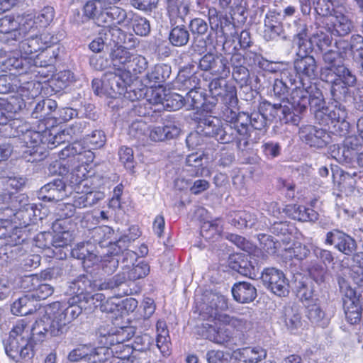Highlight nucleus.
I'll return each instance as SVG.
<instances>
[{
  "instance_id": "nucleus-64",
  "label": "nucleus",
  "mask_w": 363,
  "mask_h": 363,
  "mask_svg": "<svg viewBox=\"0 0 363 363\" xmlns=\"http://www.w3.org/2000/svg\"><path fill=\"white\" fill-rule=\"evenodd\" d=\"M223 230L221 220L216 218L211 221H205L201 227V235L205 239H211L219 236Z\"/></svg>"
},
{
  "instance_id": "nucleus-16",
  "label": "nucleus",
  "mask_w": 363,
  "mask_h": 363,
  "mask_svg": "<svg viewBox=\"0 0 363 363\" xmlns=\"http://www.w3.org/2000/svg\"><path fill=\"white\" fill-rule=\"evenodd\" d=\"M59 40L57 36L52 35L49 33H43L40 35L31 36L26 39H21L18 41V49L22 55H30L39 51H44L45 52L37 55V62L44 57H47L46 54L48 53V48L57 44Z\"/></svg>"
},
{
  "instance_id": "nucleus-51",
  "label": "nucleus",
  "mask_w": 363,
  "mask_h": 363,
  "mask_svg": "<svg viewBox=\"0 0 363 363\" xmlns=\"http://www.w3.org/2000/svg\"><path fill=\"white\" fill-rule=\"evenodd\" d=\"M257 222L256 216L246 211L234 212L230 215L229 223L238 229L252 228Z\"/></svg>"
},
{
  "instance_id": "nucleus-56",
  "label": "nucleus",
  "mask_w": 363,
  "mask_h": 363,
  "mask_svg": "<svg viewBox=\"0 0 363 363\" xmlns=\"http://www.w3.org/2000/svg\"><path fill=\"white\" fill-rule=\"evenodd\" d=\"M220 317V322L223 324H228V325L241 333L247 332L252 328L253 323L250 316L234 317L228 315Z\"/></svg>"
},
{
  "instance_id": "nucleus-2",
  "label": "nucleus",
  "mask_w": 363,
  "mask_h": 363,
  "mask_svg": "<svg viewBox=\"0 0 363 363\" xmlns=\"http://www.w3.org/2000/svg\"><path fill=\"white\" fill-rule=\"evenodd\" d=\"M348 50L351 52V38L349 42L336 40L333 48L322 52L323 65L320 77L330 84V96L335 100H345L349 96V88L354 87L357 82L356 75L344 62Z\"/></svg>"
},
{
  "instance_id": "nucleus-1",
  "label": "nucleus",
  "mask_w": 363,
  "mask_h": 363,
  "mask_svg": "<svg viewBox=\"0 0 363 363\" xmlns=\"http://www.w3.org/2000/svg\"><path fill=\"white\" fill-rule=\"evenodd\" d=\"M210 94L223 104L220 116L227 123H223L217 117L209 116L208 119L201 122V131L213 136L220 143H235L238 150L243 151L249 144L250 117L247 112L237 113L238 99L236 87L217 79L211 84Z\"/></svg>"
},
{
  "instance_id": "nucleus-22",
  "label": "nucleus",
  "mask_w": 363,
  "mask_h": 363,
  "mask_svg": "<svg viewBox=\"0 0 363 363\" xmlns=\"http://www.w3.org/2000/svg\"><path fill=\"white\" fill-rule=\"evenodd\" d=\"M264 286L279 296H286L289 293V284L285 274L275 267L265 268L261 274Z\"/></svg>"
},
{
  "instance_id": "nucleus-33",
  "label": "nucleus",
  "mask_w": 363,
  "mask_h": 363,
  "mask_svg": "<svg viewBox=\"0 0 363 363\" xmlns=\"http://www.w3.org/2000/svg\"><path fill=\"white\" fill-rule=\"evenodd\" d=\"M72 223L70 220L56 219L52 225L55 233L52 235V247L55 249L67 247L73 240L72 233L70 231Z\"/></svg>"
},
{
  "instance_id": "nucleus-54",
  "label": "nucleus",
  "mask_w": 363,
  "mask_h": 363,
  "mask_svg": "<svg viewBox=\"0 0 363 363\" xmlns=\"http://www.w3.org/2000/svg\"><path fill=\"white\" fill-rule=\"evenodd\" d=\"M357 155L356 150L350 147L347 143L341 147L335 145L333 146L332 156L339 163L350 164L357 157Z\"/></svg>"
},
{
  "instance_id": "nucleus-45",
  "label": "nucleus",
  "mask_w": 363,
  "mask_h": 363,
  "mask_svg": "<svg viewBox=\"0 0 363 363\" xmlns=\"http://www.w3.org/2000/svg\"><path fill=\"white\" fill-rule=\"evenodd\" d=\"M337 0H299L300 8L303 15H308L311 10V5L314 6L316 13L319 16H328L331 14L333 3Z\"/></svg>"
},
{
  "instance_id": "nucleus-62",
  "label": "nucleus",
  "mask_w": 363,
  "mask_h": 363,
  "mask_svg": "<svg viewBox=\"0 0 363 363\" xmlns=\"http://www.w3.org/2000/svg\"><path fill=\"white\" fill-rule=\"evenodd\" d=\"M294 230L295 227L292 223L281 220L274 221L270 227L271 233L277 236H283L282 241L286 243H289L291 235Z\"/></svg>"
},
{
  "instance_id": "nucleus-42",
  "label": "nucleus",
  "mask_w": 363,
  "mask_h": 363,
  "mask_svg": "<svg viewBox=\"0 0 363 363\" xmlns=\"http://www.w3.org/2000/svg\"><path fill=\"white\" fill-rule=\"evenodd\" d=\"M184 96L177 93H169L164 96L155 93L154 98L149 100L148 105L151 104H161L162 107L169 111H177L184 106Z\"/></svg>"
},
{
  "instance_id": "nucleus-53",
  "label": "nucleus",
  "mask_w": 363,
  "mask_h": 363,
  "mask_svg": "<svg viewBox=\"0 0 363 363\" xmlns=\"http://www.w3.org/2000/svg\"><path fill=\"white\" fill-rule=\"evenodd\" d=\"M238 354L245 363H258L266 358L267 351L259 346L247 347L240 349Z\"/></svg>"
},
{
  "instance_id": "nucleus-47",
  "label": "nucleus",
  "mask_w": 363,
  "mask_h": 363,
  "mask_svg": "<svg viewBox=\"0 0 363 363\" xmlns=\"http://www.w3.org/2000/svg\"><path fill=\"white\" fill-rule=\"evenodd\" d=\"M133 54L123 45L113 49L110 53L111 64L117 69V73L126 70Z\"/></svg>"
},
{
  "instance_id": "nucleus-5",
  "label": "nucleus",
  "mask_w": 363,
  "mask_h": 363,
  "mask_svg": "<svg viewBox=\"0 0 363 363\" xmlns=\"http://www.w3.org/2000/svg\"><path fill=\"white\" fill-rule=\"evenodd\" d=\"M35 323L30 327L25 320H20L9 333V337L4 344L6 354L13 361H28L35 354L34 347L40 340L33 335V329Z\"/></svg>"
},
{
  "instance_id": "nucleus-25",
  "label": "nucleus",
  "mask_w": 363,
  "mask_h": 363,
  "mask_svg": "<svg viewBox=\"0 0 363 363\" xmlns=\"http://www.w3.org/2000/svg\"><path fill=\"white\" fill-rule=\"evenodd\" d=\"M25 106L24 100L18 96H11L7 99L0 98V125H9V128H11L9 137L16 138L11 135L15 131V128L11 127V124L14 121L19 120L14 118V116Z\"/></svg>"
},
{
  "instance_id": "nucleus-7",
  "label": "nucleus",
  "mask_w": 363,
  "mask_h": 363,
  "mask_svg": "<svg viewBox=\"0 0 363 363\" xmlns=\"http://www.w3.org/2000/svg\"><path fill=\"white\" fill-rule=\"evenodd\" d=\"M164 6L171 26L168 36L169 43L175 47L187 45L190 32L184 23L190 12L189 2L187 0H164Z\"/></svg>"
},
{
  "instance_id": "nucleus-21",
  "label": "nucleus",
  "mask_w": 363,
  "mask_h": 363,
  "mask_svg": "<svg viewBox=\"0 0 363 363\" xmlns=\"http://www.w3.org/2000/svg\"><path fill=\"white\" fill-rule=\"evenodd\" d=\"M212 323H202L196 328V333L202 337L218 345L229 342L233 337L230 328L218 320H209Z\"/></svg>"
},
{
  "instance_id": "nucleus-37",
  "label": "nucleus",
  "mask_w": 363,
  "mask_h": 363,
  "mask_svg": "<svg viewBox=\"0 0 363 363\" xmlns=\"http://www.w3.org/2000/svg\"><path fill=\"white\" fill-rule=\"evenodd\" d=\"M37 64L38 62L35 61L34 65H30L28 60L23 57H10L0 61V71L3 72H10L9 74L21 76L29 72Z\"/></svg>"
},
{
  "instance_id": "nucleus-31",
  "label": "nucleus",
  "mask_w": 363,
  "mask_h": 363,
  "mask_svg": "<svg viewBox=\"0 0 363 363\" xmlns=\"http://www.w3.org/2000/svg\"><path fill=\"white\" fill-rule=\"evenodd\" d=\"M324 16L331 18L330 21L333 23L331 33L333 35L345 36L349 34L353 28V23L344 13V9L342 7L335 8V2L333 3L331 14Z\"/></svg>"
},
{
  "instance_id": "nucleus-59",
  "label": "nucleus",
  "mask_w": 363,
  "mask_h": 363,
  "mask_svg": "<svg viewBox=\"0 0 363 363\" xmlns=\"http://www.w3.org/2000/svg\"><path fill=\"white\" fill-rule=\"evenodd\" d=\"M106 300V296L102 293H95L92 294L91 291L86 293L84 296L81 299L82 306L84 310L91 312L100 308L101 311H104V303Z\"/></svg>"
},
{
  "instance_id": "nucleus-32",
  "label": "nucleus",
  "mask_w": 363,
  "mask_h": 363,
  "mask_svg": "<svg viewBox=\"0 0 363 363\" xmlns=\"http://www.w3.org/2000/svg\"><path fill=\"white\" fill-rule=\"evenodd\" d=\"M132 12H127L121 7L112 6L106 7L104 14L101 16V26H127L130 23Z\"/></svg>"
},
{
  "instance_id": "nucleus-24",
  "label": "nucleus",
  "mask_w": 363,
  "mask_h": 363,
  "mask_svg": "<svg viewBox=\"0 0 363 363\" xmlns=\"http://www.w3.org/2000/svg\"><path fill=\"white\" fill-rule=\"evenodd\" d=\"M228 308V298L219 294H211L208 298V303H203L199 306L200 316L203 319L218 320L220 322L221 315H228L222 311Z\"/></svg>"
},
{
  "instance_id": "nucleus-9",
  "label": "nucleus",
  "mask_w": 363,
  "mask_h": 363,
  "mask_svg": "<svg viewBox=\"0 0 363 363\" xmlns=\"http://www.w3.org/2000/svg\"><path fill=\"white\" fill-rule=\"evenodd\" d=\"M7 211L8 217L13 216L15 218L22 220V223L26 226L29 224L33 217H36L38 209L35 203L28 202V198L24 194L13 196L9 190L4 191L0 194V212Z\"/></svg>"
},
{
  "instance_id": "nucleus-23",
  "label": "nucleus",
  "mask_w": 363,
  "mask_h": 363,
  "mask_svg": "<svg viewBox=\"0 0 363 363\" xmlns=\"http://www.w3.org/2000/svg\"><path fill=\"white\" fill-rule=\"evenodd\" d=\"M351 89L349 88V96L345 100H335L331 96L333 102L330 106V113L333 120V135H345L348 133L349 123L346 121L347 117V109L342 103L347 101L351 98Z\"/></svg>"
},
{
  "instance_id": "nucleus-35",
  "label": "nucleus",
  "mask_w": 363,
  "mask_h": 363,
  "mask_svg": "<svg viewBox=\"0 0 363 363\" xmlns=\"http://www.w3.org/2000/svg\"><path fill=\"white\" fill-rule=\"evenodd\" d=\"M66 196V185L60 179L45 184L38 192V198L44 201H58Z\"/></svg>"
},
{
  "instance_id": "nucleus-12",
  "label": "nucleus",
  "mask_w": 363,
  "mask_h": 363,
  "mask_svg": "<svg viewBox=\"0 0 363 363\" xmlns=\"http://www.w3.org/2000/svg\"><path fill=\"white\" fill-rule=\"evenodd\" d=\"M337 282L343 296V308L346 321L350 325L359 323L362 319V294L357 296L356 291L343 277H338Z\"/></svg>"
},
{
  "instance_id": "nucleus-61",
  "label": "nucleus",
  "mask_w": 363,
  "mask_h": 363,
  "mask_svg": "<svg viewBox=\"0 0 363 363\" xmlns=\"http://www.w3.org/2000/svg\"><path fill=\"white\" fill-rule=\"evenodd\" d=\"M306 308V316L310 321L316 325L322 328L327 324V320L325 319V312L320 308L318 301H314L305 305Z\"/></svg>"
},
{
  "instance_id": "nucleus-39",
  "label": "nucleus",
  "mask_w": 363,
  "mask_h": 363,
  "mask_svg": "<svg viewBox=\"0 0 363 363\" xmlns=\"http://www.w3.org/2000/svg\"><path fill=\"white\" fill-rule=\"evenodd\" d=\"M294 284L297 297L305 305L313 303L314 301H319L318 295L315 290V286L308 278L301 277L298 280L297 277H296Z\"/></svg>"
},
{
  "instance_id": "nucleus-55",
  "label": "nucleus",
  "mask_w": 363,
  "mask_h": 363,
  "mask_svg": "<svg viewBox=\"0 0 363 363\" xmlns=\"http://www.w3.org/2000/svg\"><path fill=\"white\" fill-rule=\"evenodd\" d=\"M148 62L146 58L140 55L133 54L130 62L126 70H123L121 73H116V75L125 79V74H128L130 79H133L132 74H138L143 72L147 68Z\"/></svg>"
},
{
  "instance_id": "nucleus-63",
  "label": "nucleus",
  "mask_w": 363,
  "mask_h": 363,
  "mask_svg": "<svg viewBox=\"0 0 363 363\" xmlns=\"http://www.w3.org/2000/svg\"><path fill=\"white\" fill-rule=\"evenodd\" d=\"M101 347H94L89 344V354L88 362L90 363H103L111 357L108 345H101Z\"/></svg>"
},
{
  "instance_id": "nucleus-17",
  "label": "nucleus",
  "mask_w": 363,
  "mask_h": 363,
  "mask_svg": "<svg viewBox=\"0 0 363 363\" xmlns=\"http://www.w3.org/2000/svg\"><path fill=\"white\" fill-rule=\"evenodd\" d=\"M108 81L111 85V90L114 94L113 97L123 96L125 99L132 101H141L144 100L146 94L144 89H135L133 87V79L130 78L128 73L125 74V79L116 74L108 76Z\"/></svg>"
},
{
  "instance_id": "nucleus-18",
  "label": "nucleus",
  "mask_w": 363,
  "mask_h": 363,
  "mask_svg": "<svg viewBox=\"0 0 363 363\" xmlns=\"http://www.w3.org/2000/svg\"><path fill=\"white\" fill-rule=\"evenodd\" d=\"M13 218H0V239H5L4 245L9 246L19 247L18 255H23L26 247L28 248L26 242V232L22 228L13 225Z\"/></svg>"
},
{
  "instance_id": "nucleus-4",
  "label": "nucleus",
  "mask_w": 363,
  "mask_h": 363,
  "mask_svg": "<svg viewBox=\"0 0 363 363\" xmlns=\"http://www.w3.org/2000/svg\"><path fill=\"white\" fill-rule=\"evenodd\" d=\"M11 125L15 128L11 135L18 137L23 146L26 148L24 154L32 157L28 159V161L40 160L47 148L52 150L56 147L55 129L45 128L41 132L36 131L31 129L29 123L22 120L14 121Z\"/></svg>"
},
{
  "instance_id": "nucleus-41",
  "label": "nucleus",
  "mask_w": 363,
  "mask_h": 363,
  "mask_svg": "<svg viewBox=\"0 0 363 363\" xmlns=\"http://www.w3.org/2000/svg\"><path fill=\"white\" fill-rule=\"evenodd\" d=\"M101 290H114L115 295L119 297L128 296L133 294L132 289L128 287L125 277V272L118 273L112 278L100 285Z\"/></svg>"
},
{
  "instance_id": "nucleus-27",
  "label": "nucleus",
  "mask_w": 363,
  "mask_h": 363,
  "mask_svg": "<svg viewBox=\"0 0 363 363\" xmlns=\"http://www.w3.org/2000/svg\"><path fill=\"white\" fill-rule=\"evenodd\" d=\"M36 69L37 65L29 70V72L18 76V79H21V82L16 92L21 96L19 97L22 99H23V97L34 99L40 94L41 85L36 80L40 71L36 70Z\"/></svg>"
},
{
  "instance_id": "nucleus-36",
  "label": "nucleus",
  "mask_w": 363,
  "mask_h": 363,
  "mask_svg": "<svg viewBox=\"0 0 363 363\" xmlns=\"http://www.w3.org/2000/svg\"><path fill=\"white\" fill-rule=\"evenodd\" d=\"M204 154L203 152H193L186 157L184 171L189 176L194 177H210L211 172L203 165V160Z\"/></svg>"
},
{
  "instance_id": "nucleus-38",
  "label": "nucleus",
  "mask_w": 363,
  "mask_h": 363,
  "mask_svg": "<svg viewBox=\"0 0 363 363\" xmlns=\"http://www.w3.org/2000/svg\"><path fill=\"white\" fill-rule=\"evenodd\" d=\"M172 67L167 64H158L155 65L150 71L146 74L143 82L146 86H160L170 77Z\"/></svg>"
},
{
  "instance_id": "nucleus-34",
  "label": "nucleus",
  "mask_w": 363,
  "mask_h": 363,
  "mask_svg": "<svg viewBox=\"0 0 363 363\" xmlns=\"http://www.w3.org/2000/svg\"><path fill=\"white\" fill-rule=\"evenodd\" d=\"M91 248L92 245L88 240L86 242L78 243L71 250V255L74 258L82 261L83 267L86 272L89 271V269L97 264L100 260V257Z\"/></svg>"
},
{
  "instance_id": "nucleus-11",
  "label": "nucleus",
  "mask_w": 363,
  "mask_h": 363,
  "mask_svg": "<svg viewBox=\"0 0 363 363\" xmlns=\"http://www.w3.org/2000/svg\"><path fill=\"white\" fill-rule=\"evenodd\" d=\"M60 160H67V163L70 161H77L79 164L74 166L73 168H68L67 170L65 169L63 172H60V174L69 173L71 175L70 179L72 183L79 184L80 183L83 178L85 177V172L82 171L83 168L84 170L86 169L82 166L83 164H89L92 162L94 158V153L86 149V147L83 146L80 142H74L72 144L66 146L63 148L59 155Z\"/></svg>"
},
{
  "instance_id": "nucleus-26",
  "label": "nucleus",
  "mask_w": 363,
  "mask_h": 363,
  "mask_svg": "<svg viewBox=\"0 0 363 363\" xmlns=\"http://www.w3.org/2000/svg\"><path fill=\"white\" fill-rule=\"evenodd\" d=\"M258 109L267 121L277 120L282 123L291 124L296 122L297 118L290 115L289 106L283 103L272 104L267 101L259 103Z\"/></svg>"
},
{
  "instance_id": "nucleus-28",
  "label": "nucleus",
  "mask_w": 363,
  "mask_h": 363,
  "mask_svg": "<svg viewBox=\"0 0 363 363\" xmlns=\"http://www.w3.org/2000/svg\"><path fill=\"white\" fill-rule=\"evenodd\" d=\"M325 243L333 245L335 249L346 255L353 254L357 249L355 240L337 229L327 233Z\"/></svg>"
},
{
  "instance_id": "nucleus-49",
  "label": "nucleus",
  "mask_w": 363,
  "mask_h": 363,
  "mask_svg": "<svg viewBox=\"0 0 363 363\" xmlns=\"http://www.w3.org/2000/svg\"><path fill=\"white\" fill-rule=\"evenodd\" d=\"M55 17L54 8L50 6H45L40 12L33 18L28 16L24 18L25 22L31 21L33 25L30 26V31L35 28H45L50 25Z\"/></svg>"
},
{
  "instance_id": "nucleus-43",
  "label": "nucleus",
  "mask_w": 363,
  "mask_h": 363,
  "mask_svg": "<svg viewBox=\"0 0 363 363\" xmlns=\"http://www.w3.org/2000/svg\"><path fill=\"white\" fill-rule=\"evenodd\" d=\"M232 294L237 302L248 303L252 302L257 297V289L249 282L240 281L233 285Z\"/></svg>"
},
{
  "instance_id": "nucleus-30",
  "label": "nucleus",
  "mask_w": 363,
  "mask_h": 363,
  "mask_svg": "<svg viewBox=\"0 0 363 363\" xmlns=\"http://www.w3.org/2000/svg\"><path fill=\"white\" fill-rule=\"evenodd\" d=\"M280 321L290 333H298L303 328L302 315L299 307L294 303L286 304L282 310Z\"/></svg>"
},
{
  "instance_id": "nucleus-58",
  "label": "nucleus",
  "mask_w": 363,
  "mask_h": 363,
  "mask_svg": "<svg viewBox=\"0 0 363 363\" xmlns=\"http://www.w3.org/2000/svg\"><path fill=\"white\" fill-rule=\"evenodd\" d=\"M104 199V194L101 192L89 191L85 194H77L74 196L72 204L75 208H84L90 207L99 201Z\"/></svg>"
},
{
  "instance_id": "nucleus-29",
  "label": "nucleus",
  "mask_w": 363,
  "mask_h": 363,
  "mask_svg": "<svg viewBox=\"0 0 363 363\" xmlns=\"http://www.w3.org/2000/svg\"><path fill=\"white\" fill-rule=\"evenodd\" d=\"M230 267L239 274L255 279L259 274V268L256 260L250 255L236 254L230 258Z\"/></svg>"
},
{
  "instance_id": "nucleus-52",
  "label": "nucleus",
  "mask_w": 363,
  "mask_h": 363,
  "mask_svg": "<svg viewBox=\"0 0 363 363\" xmlns=\"http://www.w3.org/2000/svg\"><path fill=\"white\" fill-rule=\"evenodd\" d=\"M156 345L163 355L169 354V335L167 323L163 320H159L156 324Z\"/></svg>"
},
{
  "instance_id": "nucleus-46",
  "label": "nucleus",
  "mask_w": 363,
  "mask_h": 363,
  "mask_svg": "<svg viewBox=\"0 0 363 363\" xmlns=\"http://www.w3.org/2000/svg\"><path fill=\"white\" fill-rule=\"evenodd\" d=\"M180 128L175 123L167 122L163 126H155L150 131V138L152 141H162L172 139L179 134Z\"/></svg>"
},
{
  "instance_id": "nucleus-15",
  "label": "nucleus",
  "mask_w": 363,
  "mask_h": 363,
  "mask_svg": "<svg viewBox=\"0 0 363 363\" xmlns=\"http://www.w3.org/2000/svg\"><path fill=\"white\" fill-rule=\"evenodd\" d=\"M199 68L201 70L208 72L212 75L218 76L209 82L208 86L209 91L211 84L217 79L223 84H232L225 80L230 75V69L228 60L221 54L212 52L205 54L199 60Z\"/></svg>"
},
{
  "instance_id": "nucleus-14",
  "label": "nucleus",
  "mask_w": 363,
  "mask_h": 363,
  "mask_svg": "<svg viewBox=\"0 0 363 363\" xmlns=\"http://www.w3.org/2000/svg\"><path fill=\"white\" fill-rule=\"evenodd\" d=\"M33 23L30 21L25 22L24 18L20 21L15 19L13 16H5L0 18V33L3 34L2 40L9 45H15V43L24 38L30 32Z\"/></svg>"
},
{
  "instance_id": "nucleus-40",
  "label": "nucleus",
  "mask_w": 363,
  "mask_h": 363,
  "mask_svg": "<svg viewBox=\"0 0 363 363\" xmlns=\"http://www.w3.org/2000/svg\"><path fill=\"white\" fill-rule=\"evenodd\" d=\"M43 308L38 303H35L30 294L25 295L15 301L11 307V311L16 315H26L37 312L40 317L43 315L40 313L39 308ZM40 318H39L40 319ZM38 320V318L37 319Z\"/></svg>"
},
{
  "instance_id": "nucleus-60",
  "label": "nucleus",
  "mask_w": 363,
  "mask_h": 363,
  "mask_svg": "<svg viewBox=\"0 0 363 363\" xmlns=\"http://www.w3.org/2000/svg\"><path fill=\"white\" fill-rule=\"evenodd\" d=\"M351 53L354 60L359 65L358 72L363 78V36L352 35L351 36Z\"/></svg>"
},
{
  "instance_id": "nucleus-20",
  "label": "nucleus",
  "mask_w": 363,
  "mask_h": 363,
  "mask_svg": "<svg viewBox=\"0 0 363 363\" xmlns=\"http://www.w3.org/2000/svg\"><path fill=\"white\" fill-rule=\"evenodd\" d=\"M302 142L316 149H322L332 143V133L313 125H303L298 131Z\"/></svg>"
},
{
  "instance_id": "nucleus-3",
  "label": "nucleus",
  "mask_w": 363,
  "mask_h": 363,
  "mask_svg": "<svg viewBox=\"0 0 363 363\" xmlns=\"http://www.w3.org/2000/svg\"><path fill=\"white\" fill-rule=\"evenodd\" d=\"M84 310L80 301L69 298L68 301H55L43 308H39L40 313H44L35 320L33 329V335L38 340H45L49 333L58 337L65 334L69 329V324Z\"/></svg>"
},
{
  "instance_id": "nucleus-57",
  "label": "nucleus",
  "mask_w": 363,
  "mask_h": 363,
  "mask_svg": "<svg viewBox=\"0 0 363 363\" xmlns=\"http://www.w3.org/2000/svg\"><path fill=\"white\" fill-rule=\"evenodd\" d=\"M309 89V104L311 111L315 115L317 110L325 108V101L323 92L315 84L308 83Z\"/></svg>"
},
{
  "instance_id": "nucleus-48",
  "label": "nucleus",
  "mask_w": 363,
  "mask_h": 363,
  "mask_svg": "<svg viewBox=\"0 0 363 363\" xmlns=\"http://www.w3.org/2000/svg\"><path fill=\"white\" fill-rule=\"evenodd\" d=\"M107 2L105 0H90L88 1L83 8L84 15L87 19L94 20L101 26L100 18L104 14Z\"/></svg>"
},
{
  "instance_id": "nucleus-10",
  "label": "nucleus",
  "mask_w": 363,
  "mask_h": 363,
  "mask_svg": "<svg viewBox=\"0 0 363 363\" xmlns=\"http://www.w3.org/2000/svg\"><path fill=\"white\" fill-rule=\"evenodd\" d=\"M138 233L133 235L118 236L113 229L108 225L95 227L89 230L88 238L92 245H99L101 247H108V253L117 255L123 248L128 247L132 240L140 236Z\"/></svg>"
},
{
  "instance_id": "nucleus-6",
  "label": "nucleus",
  "mask_w": 363,
  "mask_h": 363,
  "mask_svg": "<svg viewBox=\"0 0 363 363\" xmlns=\"http://www.w3.org/2000/svg\"><path fill=\"white\" fill-rule=\"evenodd\" d=\"M132 328L117 327L113 324L101 325L96 333L99 343L108 345L111 357L121 359H128L133 353V347L125 342L133 336Z\"/></svg>"
},
{
  "instance_id": "nucleus-44",
  "label": "nucleus",
  "mask_w": 363,
  "mask_h": 363,
  "mask_svg": "<svg viewBox=\"0 0 363 363\" xmlns=\"http://www.w3.org/2000/svg\"><path fill=\"white\" fill-rule=\"evenodd\" d=\"M93 286L91 280L86 275H80L76 279L68 283L67 294L81 301L82 296L91 291Z\"/></svg>"
},
{
  "instance_id": "nucleus-8",
  "label": "nucleus",
  "mask_w": 363,
  "mask_h": 363,
  "mask_svg": "<svg viewBox=\"0 0 363 363\" xmlns=\"http://www.w3.org/2000/svg\"><path fill=\"white\" fill-rule=\"evenodd\" d=\"M292 34L298 47L297 58L294 61V70L297 74H302L309 79L315 78L317 74V65L315 58L308 54L311 49V43L306 36V26L301 19L294 21V27L291 28Z\"/></svg>"
},
{
  "instance_id": "nucleus-50",
  "label": "nucleus",
  "mask_w": 363,
  "mask_h": 363,
  "mask_svg": "<svg viewBox=\"0 0 363 363\" xmlns=\"http://www.w3.org/2000/svg\"><path fill=\"white\" fill-rule=\"evenodd\" d=\"M102 34L110 47L117 48L126 43L127 35L118 26H104L102 28Z\"/></svg>"
},
{
  "instance_id": "nucleus-19",
  "label": "nucleus",
  "mask_w": 363,
  "mask_h": 363,
  "mask_svg": "<svg viewBox=\"0 0 363 363\" xmlns=\"http://www.w3.org/2000/svg\"><path fill=\"white\" fill-rule=\"evenodd\" d=\"M309 93L308 84L303 83L293 88L289 99L283 101L284 104L289 106L290 115L298 118L296 122H291V125H298L302 115L306 113L309 104Z\"/></svg>"
},
{
  "instance_id": "nucleus-13",
  "label": "nucleus",
  "mask_w": 363,
  "mask_h": 363,
  "mask_svg": "<svg viewBox=\"0 0 363 363\" xmlns=\"http://www.w3.org/2000/svg\"><path fill=\"white\" fill-rule=\"evenodd\" d=\"M199 79L195 74L189 77H185L183 74H179L174 83L175 89L179 90H189L184 99V106L187 110L199 108L203 106L206 100V96L203 91L198 87Z\"/></svg>"
}]
</instances>
